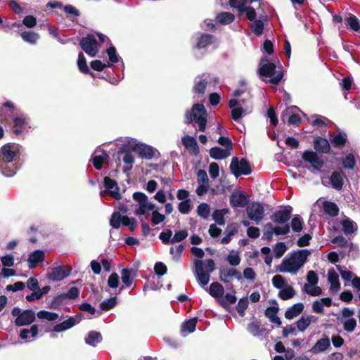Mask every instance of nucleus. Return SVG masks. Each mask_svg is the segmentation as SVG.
I'll use <instances>...</instances> for the list:
<instances>
[{
    "label": "nucleus",
    "mask_w": 360,
    "mask_h": 360,
    "mask_svg": "<svg viewBox=\"0 0 360 360\" xmlns=\"http://www.w3.org/2000/svg\"><path fill=\"white\" fill-rule=\"evenodd\" d=\"M346 255L352 259H355L359 255V249L357 245L350 243L346 248Z\"/></svg>",
    "instance_id": "e2e57ef3"
},
{
    "label": "nucleus",
    "mask_w": 360,
    "mask_h": 360,
    "mask_svg": "<svg viewBox=\"0 0 360 360\" xmlns=\"http://www.w3.org/2000/svg\"><path fill=\"white\" fill-rule=\"evenodd\" d=\"M44 259V253L42 250H37L29 255L27 262L30 269L35 268L38 264L42 262Z\"/></svg>",
    "instance_id": "b1692460"
},
{
    "label": "nucleus",
    "mask_w": 360,
    "mask_h": 360,
    "mask_svg": "<svg viewBox=\"0 0 360 360\" xmlns=\"http://www.w3.org/2000/svg\"><path fill=\"white\" fill-rule=\"evenodd\" d=\"M210 79L209 73H202L196 76L194 79L193 91L199 96H202L205 92L206 87Z\"/></svg>",
    "instance_id": "2eb2a0df"
},
{
    "label": "nucleus",
    "mask_w": 360,
    "mask_h": 360,
    "mask_svg": "<svg viewBox=\"0 0 360 360\" xmlns=\"http://www.w3.org/2000/svg\"><path fill=\"white\" fill-rule=\"evenodd\" d=\"M117 304V297H113L106 299L100 303V309L102 311H108Z\"/></svg>",
    "instance_id": "680f3d73"
},
{
    "label": "nucleus",
    "mask_w": 360,
    "mask_h": 360,
    "mask_svg": "<svg viewBox=\"0 0 360 360\" xmlns=\"http://www.w3.org/2000/svg\"><path fill=\"white\" fill-rule=\"evenodd\" d=\"M229 107L231 110V117L235 121H238L251 112L244 99L231 98L229 102Z\"/></svg>",
    "instance_id": "423d86ee"
},
{
    "label": "nucleus",
    "mask_w": 360,
    "mask_h": 360,
    "mask_svg": "<svg viewBox=\"0 0 360 360\" xmlns=\"http://www.w3.org/2000/svg\"><path fill=\"white\" fill-rule=\"evenodd\" d=\"M18 146L15 145L6 144L4 145L1 150V155L0 157L1 164H9L15 160L17 155Z\"/></svg>",
    "instance_id": "dca6fc26"
},
{
    "label": "nucleus",
    "mask_w": 360,
    "mask_h": 360,
    "mask_svg": "<svg viewBox=\"0 0 360 360\" xmlns=\"http://www.w3.org/2000/svg\"><path fill=\"white\" fill-rule=\"evenodd\" d=\"M127 146L139 155L147 160L151 159L154 156L153 148L141 143H137L136 140L131 139L129 141Z\"/></svg>",
    "instance_id": "9b49d317"
},
{
    "label": "nucleus",
    "mask_w": 360,
    "mask_h": 360,
    "mask_svg": "<svg viewBox=\"0 0 360 360\" xmlns=\"http://www.w3.org/2000/svg\"><path fill=\"white\" fill-rule=\"evenodd\" d=\"M302 158L305 162L310 163L314 170L319 171L323 167V160L314 151L305 150Z\"/></svg>",
    "instance_id": "f3484780"
},
{
    "label": "nucleus",
    "mask_w": 360,
    "mask_h": 360,
    "mask_svg": "<svg viewBox=\"0 0 360 360\" xmlns=\"http://www.w3.org/2000/svg\"><path fill=\"white\" fill-rule=\"evenodd\" d=\"M292 207L290 205L285 206L276 211L271 217L270 219L276 224H288V222L291 218Z\"/></svg>",
    "instance_id": "ddd939ff"
},
{
    "label": "nucleus",
    "mask_w": 360,
    "mask_h": 360,
    "mask_svg": "<svg viewBox=\"0 0 360 360\" xmlns=\"http://www.w3.org/2000/svg\"><path fill=\"white\" fill-rule=\"evenodd\" d=\"M102 340L103 338L101 333L96 330L89 331L84 339L85 343L93 347H96Z\"/></svg>",
    "instance_id": "cd10ccee"
},
{
    "label": "nucleus",
    "mask_w": 360,
    "mask_h": 360,
    "mask_svg": "<svg viewBox=\"0 0 360 360\" xmlns=\"http://www.w3.org/2000/svg\"><path fill=\"white\" fill-rule=\"evenodd\" d=\"M124 216L122 215L119 212H114L110 219V226L115 229L120 228V225L122 224L124 220Z\"/></svg>",
    "instance_id": "5fc2aeb1"
},
{
    "label": "nucleus",
    "mask_w": 360,
    "mask_h": 360,
    "mask_svg": "<svg viewBox=\"0 0 360 360\" xmlns=\"http://www.w3.org/2000/svg\"><path fill=\"white\" fill-rule=\"evenodd\" d=\"M226 261L231 266H236L240 264L241 259L238 252L232 250L227 256Z\"/></svg>",
    "instance_id": "69168bd1"
},
{
    "label": "nucleus",
    "mask_w": 360,
    "mask_h": 360,
    "mask_svg": "<svg viewBox=\"0 0 360 360\" xmlns=\"http://www.w3.org/2000/svg\"><path fill=\"white\" fill-rule=\"evenodd\" d=\"M71 269V267L63 265L53 267L48 273L47 278L52 281H60L70 275Z\"/></svg>",
    "instance_id": "4468645a"
},
{
    "label": "nucleus",
    "mask_w": 360,
    "mask_h": 360,
    "mask_svg": "<svg viewBox=\"0 0 360 360\" xmlns=\"http://www.w3.org/2000/svg\"><path fill=\"white\" fill-rule=\"evenodd\" d=\"M304 308V306L302 303H296L288 308L285 312V317L288 320H291L299 316L303 311Z\"/></svg>",
    "instance_id": "c756f323"
},
{
    "label": "nucleus",
    "mask_w": 360,
    "mask_h": 360,
    "mask_svg": "<svg viewBox=\"0 0 360 360\" xmlns=\"http://www.w3.org/2000/svg\"><path fill=\"white\" fill-rule=\"evenodd\" d=\"M269 21L266 15H261L259 18L251 22L250 27L252 32L257 37L262 34L264 28V23Z\"/></svg>",
    "instance_id": "412c9836"
},
{
    "label": "nucleus",
    "mask_w": 360,
    "mask_h": 360,
    "mask_svg": "<svg viewBox=\"0 0 360 360\" xmlns=\"http://www.w3.org/2000/svg\"><path fill=\"white\" fill-rule=\"evenodd\" d=\"M299 108L297 106H292L287 110V114L289 115L288 122L289 124L297 126L300 122V117L297 114L299 111Z\"/></svg>",
    "instance_id": "f704fd0d"
},
{
    "label": "nucleus",
    "mask_w": 360,
    "mask_h": 360,
    "mask_svg": "<svg viewBox=\"0 0 360 360\" xmlns=\"http://www.w3.org/2000/svg\"><path fill=\"white\" fill-rule=\"evenodd\" d=\"M219 278L224 283H230L233 278L238 281L242 280L240 271L233 268L224 267L219 270Z\"/></svg>",
    "instance_id": "a211bd4d"
},
{
    "label": "nucleus",
    "mask_w": 360,
    "mask_h": 360,
    "mask_svg": "<svg viewBox=\"0 0 360 360\" xmlns=\"http://www.w3.org/2000/svg\"><path fill=\"white\" fill-rule=\"evenodd\" d=\"M197 323V319L193 318L185 322L181 325V330L182 333L187 332L188 333H193L195 330Z\"/></svg>",
    "instance_id": "13d9d810"
},
{
    "label": "nucleus",
    "mask_w": 360,
    "mask_h": 360,
    "mask_svg": "<svg viewBox=\"0 0 360 360\" xmlns=\"http://www.w3.org/2000/svg\"><path fill=\"white\" fill-rule=\"evenodd\" d=\"M330 345L328 337H325L320 339L316 343L309 349L311 354H316L323 352L328 349Z\"/></svg>",
    "instance_id": "a878e982"
},
{
    "label": "nucleus",
    "mask_w": 360,
    "mask_h": 360,
    "mask_svg": "<svg viewBox=\"0 0 360 360\" xmlns=\"http://www.w3.org/2000/svg\"><path fill=\"white\" fill-rule=\"evenodd\" d=\"M184 250V246L183 245H179L175 248L172 247L169 250V253L172 256V259L178 262L181 259L183 251Z\"/></svg>",
    "instance_id": "338daca9"
},
{
    "label": "nucleus",
    "mask_w": 360,
    "mask_h": 360,
    "mask_svg": "<svg viewBox=\"0 0 360 360\" xmlns=\"http://www.w3.org/2000/svg\"><path fill=\"white\" fill-rule=\"evenodd\" d=\"M0 169L3 175L7 177H11L16 174L18 167L12 162L9 164L5 163L0 165Z\"/></svg>",
    "instance_id": "e433bc0d"
},
{
    "label": "nucleus",
    "mask_w": 360,
    "mask_h": 360,
    "mask_svg": "<svg viewBox=\"0 0 360 360\" xmlns=\"http://www.w3.org/2000/svg\"><path fill=\"white\" fill-rule=\"evenodd\" d=\"M328 281L330 283V290L332 291L337 292L340 290L339 276L333 269H330L328 271Z\"/></svg>",
    "instance_id": "7c9ffc66"
},
{
    "label": "nucleus",
    "mask_w": 360,
    "mask_h": 360,
    "mask_svg": "<svg viewBox=\"0 0 360 360\" xmlns=\"http://www.w3.org/2000/svg\"><path fill=\"white\" fill-rule=\"evenodd\" d=\"M229 212V209L226 208L216 210L212 214V218L218 225L224 226L225 224L224 215L228 214Z\"/></svg>",
    "instance_id": "a18cd8bd"
},
{
    "label": "nucleus",
    "mask_w": 360,
    "mask_h": 360,
    "mask_svg": "<svg viewBox=\"0 0 360 360\" xmlns=\"http://www.w3.org/2000/svg\"><path fill=\"white\" fill-rule=\"evenodd\" d=\"M120 274L122 283L126 287H130L133 283V278L136 276V271L133 269L124 268L122 269Z\"/></svg>",
    "instance_id": "2f4dec72"
},
{
    "label": "nucleus",
    "mask_w": 360,
    "mask_h": 360,
    "mask_svg": "<svg viewBox=\"0 0 360 360\" xmlns=\"http://www.w3.org/2000/svg\"><path fill=\"white\" fill-rule=\"evenodd\" d=\"M289 224H285L282 226H273L271 223H267L264 225V231L267 232H274L276 236L287 235L290 232Z\"/></svg>",
    "instance_id": "bb28decb"
},
{
    "label": "nucleus",
    "mask_w": 360,
    "mask_h": 360,
    "mask_svg": "<svg viewBox=\"0 0 360 360\" xmlns=\"http://www.w3.org/2000/svg\"><path fill=\"white\" fill-rule=\"evenodd\" d=\"M14 123V129L13 130V134L16 136L20 135L23 130L26 129L27 126V120L23 117H17L13 120Z\"/></svg>",
    "instance_id": "c9c22d12"
},
{
    "label": "nucleus",
    "mask_w": 360,
    "mask_h": 360,
    "mask_svg": "<svg viewBox=\"0 0 360 360\" xmlns=\"http://www.w3.org/2000/svg\"><path fill=\"white\" fill-rule=\"evenodd\" d=\"M194 122L198 126V130L204 131L207 125V112L202 103L194 104L191 112H187L185 115V123L187 124Z\"/></svg>",
    "instance_id": "20e7f679"
},
{
    "label": "nucleus",
    "mask_w": 360,
    "mask_h": 360,
    "mask_svg": "<svg viewBox=\"0 0 360 360\" xmlns=\"http://www.w3.org/2000/svg\"><path fill=\"white\" fill-rule=\"evenodd\" d=\"M198 214L203 219H207L210 213V206L205 202L200 203L197 207Z\"/></svg>",
    "instance_id": "774afa93"
},
{
    "label": "nucleus",
    "mask_w": 360,
    "mask_h": 360,
    "mask_svg": "<svg viewBox=\"0 0 360 360\" xmlns=\"http://www.w3.org/2000/svg\"><path fill=\"white\" fill-rule=\"evenodd\" d=\"M342 167L345 169H353L356 165V160L353 153H348L342 161Z\"/></svg>",
    "instance_id": "052dcab7"
},
{
    "label": "nucleus",
    "mask_w": 360,
    "mask_h": 360,
    "mask_svg": "<svg viewBox=\"0 0 360 360\" xmlns=\"http://www.w3.org/2000/svg\"><path fill=\"white\" fill-rule=\"evenodd\" d=\"M341 225L342 231L346 236L354 233L357 231V224L349 218L342 220Z\"/></svg>",
    "instance_id": "473e14b6"
},
{
    "label": "nucleus",
    "mask_w": 360,
    "mask_h": 360,
    "mask_svg": "<svg viewBox=\"0 0 360 360\" xmlns=\"http://www.w3.org/2000/svg\"><path fill=\"white\" fill-rule=\"evenodd\" d=\"M248 202L249 198L243 192H233L230 196V204L233 207H245Z\"/></svg>",
    "instance_id": "6ab92c4d"
},
{
    "label": "nucleus",
    "mask_w": 360,
    "mask_h": 360,
    "mask_svg": "<svg viewBox=\"0 0 360 360\" xmlns=\"http://www.w3.org/2000/svg\"><path fill=\"white\" fill-rule=\"evenodd\" d=\"M20 36L22 37V39L30 44H37V41L39 40V34L37 32H34L33 31H25V32H22L21 34H20Z\"/></svg>",
    "instance_id": "c03bdc74"
},
{
    "label": "nucleus",
    "mask_w": 360,
    "mask_h": 360,
    "mask_svg": "<svg viewBox=\"0 0 360 360\" xmlns=\"http://www.w3.org/2000/svg\"><path fill=\"white\" fill-rule=\"evenodd\" d=\"M318 320V318L314 315H304L297 321L296 325L298 330L304 332L311 323H315Z\"/></svg>",
    "instance_id": "393cba45"
},
{
    "label": "nucleus",
    "mask_w": 360,
    "mask_h": 360,
    "mask_svg": "<svg viewBox=\"0 0 360 360\" xmlns=\"http://www.w3.org/2000/svg\"><path fill=\"white\" fill-rule=\"evenodd\" d=\"M79 45L82 50L91 57L96 56L99 51L98 43L96 36L93 34H88L86 37H82Z\"/></svg>",
    "instance_id": "9d476101"
},
{
    "label": "nucleus",
    "mask_w": 360,
    "mask_h": 360,
    "mask_svg": "<svg viewBox=\"0 0 360 360\" xmlns=\"http://www.w3.org/2000/svg\"><path fill=\"white\" fill-rule=\"evenodd\" d=\"M330 141L333 147L342 148L347 141V135L344 131H339L338 134L330 138Z\"/></svg>",
    "instance_id": "c85d7f7f"
},
{
    "label": "nucleus",
    "mask_w": 360,
    "mask_h": 360,
    "mask_svg": "<svg viewBox=\"0 0 360 360\" xmlns=\"http://www.w3.org/2000/svg\"><path fill=\"white\" fill-rule=\"evenodd\" d=\"M345 179V176L342 171L333 172L330 178L331 186L338 191L341 190L344 185Z\"/></svg>",
    "instance_id": "5701e85b"
},
{
    "label": "nucleus",
    "mask_w": 360,
    "mask_h": 360,
    "mask_svg": "<svg viewBox=\"0 0 360 360\" xmlns=\"http://www.w3.org/2000/svg\"><path fill=\"white\" fill-rule=\"evenodd\" d=\"M314 148L321 153H327L330 150V143L326 139L317 137L314 141Z\"/></svg>",
    "instance_id": "72a5a7b5"
},
{
    "label": "nucleus",
    "mask_w": 360,
    "mask_h": 360,
    "mask_svg": "<svg viewBox=\"0 0 360 360\" xmlns=\"http://www.w3.org/2000/svg\"><path fill=\"white\" fill-rule=\"evenodd\" d=\"M224 289L218 282L212 283L209 288V293L214 297H219L224 295Z\"/></svg>",
    "instance_id": "8fccbe9b"
},
{
    "label": "nucleus",
    "mask_w": 360,
    "mask_h": 360,
    "mask_svg": "<svg viewBox=\"0 0 360 360\" xmlns=\"http://www.w3.org/2000/svg\"><path fill=\"white\" fill-rule=\"evenodd\" d=\"M133 199L137 202V207L134 210V214L141 217L154 210L155 205L148 200V196L141 192H135L133 194Z\"/></svg>",
    "instance_id": "39448f33"
},
{
    "label": "nucleus",
    "mask_w": 360,
    "mask_h": 360,
    "mask_svg": "<svg viewBox=\"0 0 360 360\" xmlns=\"http://www.w3.org/2000/svg\"><path fill=\"white\" fill-rule=\"evenodd\" d=\"M194 274L199 285L204 288L210 279V274L215 270V262L212 259L194 261Z\"/></svg>",
    "instance_id": "7ed1b4c3"
},
{
    "label": "nucleus",
    "mask_w": 360,
    "mask_h": 360,
    "mask_svg": "<svg viewBox=\"0 0 360 360\" xmlns=\"http://www.w3.org/2000/svg\"><path fill=\"white\" fill-rule=\"evenodd\" d=\"M210 155L214 160H221L229 156L230 152L219 147H213L210 150Z\"/></svg>",
    "instance_id": "4c0bfd02"
},
{
    "label": "nucleus",
    "mask_w": 360,
    "mask_h": 360,
    "mask_svg": "<svg viewBox=\"0 0 360 360\" xmlns=\"http://www.w3.org/2000/svg\"><path fill=\"white\" fill-rule=\"evenodd\" d=\"M248 330L255 337H262L264 335V333L266 331L265 328L261 327L260 325L255 321H252L248 324Z\"/></svg>",
    "instance_id": "ea45409f"
},
{
    "label": "nucleus",
    "mask_w": 360,
    "mask_h": 360,
    "mask_svg": "<svg viewBox=\"0 0 360 360\" xmlns=\"http://www.w3.org/2000/svg\"><path fill=\"white\" fill-rule=\"evenodd\" d=\"M248 217L250 219L259 224L264 218V207L261 202H253L248 205L246 208Z\"/></svg>",
    "instance_id": "f8f14e48"
},
{
    "label": "nucleus",
    "mask_w": 360,
    "mask_h": 360,
    "mask_svg": "<svg viewBox=\"0 0 360 360\" xmlns=\"http://www.w3.org/2000/svg\"><path fill=\"white\" fill-rule=\"evenodd\" d=\"M230 169L236 178H238L241 175H248L252 172L248 162L245 158L240 160L237 157L232 158L230 164Z\"/></svg>",
    "instance_id": "1a4fd4ad"
},
{
    "label": "nucleus",
    "mask_w": 360,
    "mask_h": 360,
    "mask_svg": "<svg viewBox=\"0 0 360 360\" xmlns=\"http://www.w3.org/2000/svg\"><path fill=\"white\" fill-rule=\"evenodd\" d=\"M234 19L235 15L229 12H221L216 17L217 22L221 25H229L233 22Z\"/></svg>",
    "instance_id": "79ce46f5"
},
{
    "label": "nucleus",
    "mask_w": 360,
    "mask_h": 360,
    "mask_svg": "<svg viewBox=\"0 0 360 360\" xmlns=\"http://www.w3.org/2000/svg\"><path fill=\"white\" fill-rule=\"evenodd\" d=\"M304 221L300 215H295L291 220L290 226L295 233H300L303 229Z\"/></svg>",
    "instance_id": "864d4df0"
},
{
    "label": "nucleus",
    "mask_w": 360,
    "mask_h": 360,
    "mask_svg": "<svg viewBox=\"0 0 360 360\" xmlns=\"http://www.w3.org/2000/svg\"><path fill=\"white\" fill-rule=\"evenodd\" d=\"M82 320V315H76L71 316L67 320L60 323L65 330L70 329L76 324L79 323Z\"/></svg>",
    "instance_id": "603ef678"
},
{
    "label": "nucleus",
    "mask_w": 360,
    "mask_h": 360,
    "mask_svg": "<svg viewBox=\"0 0 360 360\" xmlns=\"http://www.w3.org/2000/svg\"><path fill=\"white\" fill-rule=\"evenodd\" d=\"M77 65L80 72L84 74L90 73L93 77H94V74L90 72V70L86 64V58L82 53H79Z\"/></svg>",
    "instance_id": "4d7b16f0"
},
{
    "label": "nucleus",
    "mask_w": 360,
    "mask_h": 360,
    "mask_svg": "<svg viewBox=\"0 0 360 360\" xmlns=\"http://www.w3.org/2000/svg\"><path fill=\"white\" fill-rule=\"evenodd\" d=\"M103 186L111 197L116 200L121 199L120 187L114 179L108 176H105L103 179Z\"/></svg>",
    "instance_id": "aec40b11"
},
{
    "label": "nucleus",
    "mask_w": 360,
    "mask_h": 360,
    "mask_svg": "<svg viewBox=\"0 0 360 360\" xmlns=\"http://www.w3.org/2000/svg\"><path fill=\"white\" fill-rule=\"evenodd\" d=\"M323 210L326 214H329L331 217H335L338 214L339 208L335 202H326L323 204Z\"/></svg>",
    "instance_id": "6e6d98bb"
},
{
    "label": "nucleus",
    "mask_w": 360,
    "mask_h": 360,
    "mask_svg": "<svg viewBox=\"0 0 360 360\" xmlns=\"http://www.w3.org/2000/svg\"><path fill=\"white\" fill-rule=\"evenodd\" d=\"M108 155L103 149H96L91 157L92 163L94 167L99 170L102 168L103 164L107 161Z\"/></svg>",
    "instance_id": "4be33fe9"
},
{
    "label": "nucleus",
    "mask_w": 360,
    "mask_h": 360,
    "mask_svg": "<svg viewBox=\"0 0 360 360\" xmlns=\"http://www.w3.org/2000/svg\"><path fill=\"white\" fill-rule=\"evenodd\" d=\"M181 141L184 147L188 150L198 151V147L196 139L191 136L186 135L182 137Z\"/></svg>",
    "instance_id": "a19ab883"
},
{
    "label": "nucleus",
    "mask_w": 360,
    "mask_h": 360,
    "mask_svg": "<svg viewBox=\"0 0 360 360\" xmlns=\"http://www.w3.org/2000/svg\"><path fill=\"white\" fill-rule=\"evenodd\" d=\"M310 255L311 251L307 249L297 250L288 253L279 265L278 271L296 274L307 262Z\"/></svg>",
    "instance_id": "f257e3e1"
},
{
    "label": "nucleus",
    "mask_w": 360,
    "mask_h": 360,
    "mask_svg": "<svg viewBox=\"0 0 360 360\" xmlns=\"http://www.w3.org/2000/svg\"><path fill=\"white\" fill-rule=\"evenodd\" d=\"M212 39L213 37L211 34H202L198 38L196 47L199 49H204L212 43Z\"/></svg>",
    "instance_id": "37998d69"
},
{
    "label": "nucleus",
    "mask_w": 360,
    "mask_h": 360,
    "mask_svg": "<svg viewBox=\"0 0 360 360\" xmlns=\"http://www.w3.org/2000/svg\"><path fill=\"white\" fill-rule=\"evenodd\" d=\"M354 310L348 307H344L338 319L342 324L343 329L347 333H352L356 327V320L353 317Z\"/></svg>",
    "instance_id": "6e6552de"
},
{
    "label": "nucleus",
    "mask_w": 360,
    "mask_h": 360,
    "mask_svg": "<svg viewBox=\"0 0 360 360\" xmlns=\"http://www.w3.org/2000/svg\"><path fill=\"white\" fill-rule=\"evenodd\" d=\"M226 236L221 240L222 244H228L232 239V237L235 236L238 232V227L236 225L228 226L226 229Z\"/></svg>",
    "instance_id": "3c124183"
},
{
    "label": "nucleus",
    "mask_w": 360,
    "mask_h": 360,
    "mask_svg": "<svg viewBox=\"0 0 360 360\" xmlns=\"http://www.w3.org/2000/svg\"><path fill=\"white\" fill-rule=\"evenodd\" d=\"M67 299L63 293H61L53 298L49 303V308L52 309H58L60 306L65 304Z\"/></svg>",
    "instance_id": "09e8293b"
},
{
    "label": "nucleus",
    "mask_w": 360,
    "mask_h": 360,
    "mask_svg": "<svg viewBox=\"0 0 360 360\" xmlns=\"http://www.w3.org/2000/svg\"><path fill=\"white\" fill-rule=\"evenodd\" d=\"M11 314L15 317V324L17 326L30 325L35 319V313L32 309L22 310L18 307H14Z\"/></svg>",
    "instance_id": "0eeeda50"
},
{
    "label": "nucleus",
    "mask_w": 360,
    "mask_h": 360,
    "mask_svg": "<svg viewBox=\"0 0 360 360\" xmlns=\"http://www.w3.org/2000/svg\"><path fill=\"white\" fill-rule=\"evenodd\" d=\"M38 334V326L32 325L30 329L24 328L20 333V338L22 340H28L30 337L34 338Z\"/></svg>",
    "instance_id": "de8ad7c7"
},
{
    "label": "nucleus",
    "mask_w": 360,
    "mask_h": 360,
    "mask_svg": "<svg viewBox=\"0 0 360 360\" xmlns=\"http://www.w3.org/2000/svg\"><path fill=\"white\" fill-rule=\"evenodd\" d=\"M295 295V291L292 286L288 285L282 288L278 293V297L283 300H287L293 297Z\"/></svg>",
    "instance_id": "bf43d9fd"
},
{
    "label": "nucleus",
    "mask_w": 360,
    "mask_h": 360,
    "mask_svg": "<svg viewBox=\"0 0 360 360\" xmlns=\"http://www.w3.org/2000/svg\"><path fill=\"white\" fill-rule=\"evenodd\" d=\"M258 74L262 81L271 85H278L283 77V72L277 70L275 63L269 61L265 56L261 59Z\"/></svg>",
    "instance_id": "f03ea898"
},
{
    "label": "nucleus",
    "mask_w": 360,
    "mask_h": 360,
    "mask_svg": "<svg viewBox=\"0 0 360 360\" xmlns=\"http://www.w3.org/2000/svg\"><path fill=\"white\" fill-rule=\"evenodd\" d=\"M278 308L274 307H269L265 310V316L269 319L271 323L277 324L278 326L281 325V319L277 316Z\"/></svg>",
    "instance_id": "58836bf2"
},
{
    "label": "nucleus",
    "mask_w": 360,
    "mask_h": 360,
    "mask_svg": "<svg viewBox=\"0 0 360 360\" xmlns=\"http://www.w3.org/2000/svg\"><path fill=\"white\" fill-rule=\"evenodd\" d=\"M345 25L347 27L355 32L360 31V22L359 19L352 14H349V16L345 19Z\"/></svg>",
    "instance_id": "49530a36"
},
{
    "label": "nucleus",
    "mask_w": 360,
    "mask_h": 360,
    "mask_svg": "<svg viewBox=\"0 0 360 360\" xmlns=\"http://www.w3.org/2000/svg\"><path fill=\"white\" fill-rule=\"evenodd\" d=\"M37 316L40 319H46L49 321H55L58 319V314L55 312H51L45 310H41L37 314Z\"/></svg>",
    "instance_id": "0e129e2a"
}]
</instances>
